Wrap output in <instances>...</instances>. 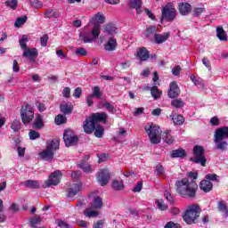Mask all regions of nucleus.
<instances>
[{
    "label": "nucleus",
    "instance_id": "60",
    "mask_svg": "<svg viewBox=\"0 0 228 228\" xmlns=\"http://www.w3.org/2000/svg\"><path fill=\"white\" fill-rule=\"evenodd\" d=\"M82 94H83V90L81 89V87H77L74 90L73 97H75V99H79V97H81Z\"/></svg>",
    "mask_w": 228,
    "mask_h": 228
},
{
    "label": "nucleus",
    "instance_id": "45",
    "mask_svg": "<svg viewBox=\"0 0 228 228\" xmlns=\"http://www.w3.org/2000/svg\"><path fill=\"white\" fill-rule=\"evenodd\" d=\"M67 123V117L65 115H57L55 117V124L57 126H61V124H66Z\"/></svg>",
    "mask_w": 228,
    "mask_h": 228
},
{
    "label": "nucleus",
    "instance_id": "57",
    "mask_svg": "<svg viewBox=\"0 0 228 228\" xmlns=\"http://www.w3.org/2000/svg\"><path fill=\"white\" fill-rule=\"evenodd\" d=\"M157 206L159 208V209H160V211H167V209H168V206L167 204H165V202L163 200L157 201Z\"/></svg>",
    "mask_w": 228,
    "mask_h": 228
},
{
    "label": "nucleus",
    "instance_id": "29",
    "mask_svg": "<svg viewBox=\"0 0 228 228\" xmlns=\"http://www.w3.org/2000/svg\"><path fill=\"white\" fill-rule=\"evenodd\" d=\"M171 131L167 130L162 134V140L168 143V145H172L174 143V137H172V134H170Z\"/></svg>",
    "mask_w": 228,
    "mask_h": 228
},
{
    "label": "nucleus",
    "instance_id": "40",
    "mask_svg": "<svg viewBox=\"0 0 228 228\" xmlns=\"http://www.w3.org/2000/svg\"><path fill=\"white\" fill-rule=\"evenodd\" d=\"M202 13H206V8L204 7H194L192 9V17H200Z\"/></svg>",
    "mask_w": 228,
    "mask_h": 228
},
{
    "label": "nucleus",
    "instance_id": "1",
    "mask_svg": "<svg viewBox=\"0 0 228 228\" xmlns=\"http://www.w3.org/2000/svg\"><path fill=\"white\" fill-rule=\"evenodd\" d=\"M175 188L176 193L183 197V199H195L197 197L199 185L195 180L190 182L188 178H183L175 182Z\"/></svg>",
    "mask_w": 228,
    "mask_h": 228
},
{
    "label": "nucleus",
    "instance_id": "34",
    "mask_svg": "<svg viewBox=\"0 0 228 228\" xmlns=\"http://www.w3.org/2000/svg\"><path fill=\"white\" fill-rule=\"evenodd\" d=\"M217 209L218 211L224 213V215L228 216V208H227V203H225V201L224 200L219 201L217 203Z\"/></svg>",
    "mask_w": 228,
    "mask_h": 228
},
{
    "label": "nucleus",
    "instance_id": "59",
    "mask_svg": "<svg viewBox=\"0 0 228 228\" xmlns=\"http://www.w3.org/2000/svg\"><path fill=\"white\" fill-rule=\"evenodd\" d=\"M164 228H182L181 224H175L172 221H169L166 224V225L164 226Z\"/></svg>",
    "mask_w": 228,
    "mask_h": 228
},
{
    "label": "nucleus",
    "instance_id": "37",
    "mask_svg": "<svg viewBox=\"0 0 228 228\" xmlns=\"http://www.w3.org/2000/svg\"><path fill=\"white\" fill-rule=\"evenodd\" d=\"M151 94L153 97V99L158 100V99H159V97H161V91H159V89H158L157 86H153L151 88Z\"/></svg>",
    "mask_w": 228,
    "mask_h": 228
},
{
    "label": "nucleus",
    "instance_id": "25",
    "mask_svg": "<svg viewBox=\"0 0 228 228\" xmlns=\"http://www.w3.org/2000/svg\"><path fill=\"white\" fill-rule=\"evenodd\" d=\"M60 111L63 113V115H70L72 111H74V107L72 105H69L67 103L60 105Z\"/></svg>",
    "mask_w": 228,
    "mask_h": 228
},
{
    "label": "nucleus",
    "instance_id": "41",
    "mask_svg": "<svg viewBox=\"0 0 228 228\" xmlns=\"http://www.w3.org/2000/svg\"><path fill=\"white\" fill-rule=\"evenodd\" d=\"M216 143V149L217 151H227V142L226 141H219V142H215Z\"/></svg>",
    "mask_w": 228,
    "mask_h": 228
},
{
    "label": "nucleus",
    "instance_id": "23",
    "mask_svg": "<svg viewBox=\"0 0 228 228\" xmlns=\"http://www.w3.org/2000/svg\"><path fill=\"white\" fill-rule=\"evenodd\" d=\"M104 47L105 51H115L117 49V39L110 37Z\"/></svg>",
    "mask_w": 228,
    "mask_h": 228
},
{
    "label": "nucleus",
    "instance_id": "48",
    "mask_svg": "<svg viewBox=\"0 0 228 228\" xmlns=\"http://www.w3.org/2000/svg\"><path fill=\"white\" fill-rule=\"evenodd\" d=\"M171 105L174 106V108H183L184 106V102L183 101V99H174L171 102Z\"/></svg>",
    "mask_w": 228,
    "mask_h": 228
},
{
    "label": "nucleus",
    "instance_id": "35",
    "mask_svg": "<svg viewBox=\"0 0 228 228\" xmlns=\"http://www.w3.org/2000/svg\"><path fill=\"white\" fill-rule=\"evenodd\" d=\"M100 35H101V24L94 23L92 30V36L94 40H95V38H98Z\"/></svg>",
    "mask_w": 228,
    "mask_h": 228
},
{
    "label": "nucleus",
    "instance_id": "31",
    "mask_svg": "<svg viewBox=\"0 0 228 228\" xmlns=\"http://www.w3.org/2000/svg\"><path fill=\"white\" fill-rule=\"evenodd\" d=\"M112 188L115 190V191H120L124 190V181L122 180H114L112 182Z\"/></svg>",
    "mask_w": 228,
    "mask_h": 228
},
{
    "label": "nucleus",
    "instance_id": "20",
    "mask_svg": "<svg viewBox=\"0 0 228 228\" xmlns=\"http://www.w3.org/2000/svg\"><path fill=\"white\" fill-rule=\"evenodd\" d=\"M102 206H104V204L102 203V198L97 196L93 200V202L90 204L89 209H102Z\"/></svg>",
    "mask_w": 228,
    "mask_h": 228
},
{
    "label": "nucleus",
    "instance_id": "7",
    "mask_svg": "<svg viewBox=\"0 0 228 228\" xmlns=\"http://www.w3.org/2000/svg\"><path fill=\"white\" fill-rule=\"evenodd\" d=\"M192 152L195 157L191 158L190 161L196 163L197 165H201V167H206L208 159H206V155H204V147L200 145H195L193 147Z\"/></svg>",
    "mask_w": 228,
    "mask_h": 228
},
{
    "label": "nucleus",
    "instance_id": "53",
    "mask_svg": "<svg viewBox=\"0 0 228 228\" xmlns=\"http://www.w3.org/2000/svg\"><path fill=\"white\" fill-rule=\"evenodd\" d=\"M78 167L79 168H81V170H84V172H86V173L92 172V167L88 164L80 163L78 164Z\"/></svg>",
    "mask_w": 228,
    "mask_h": 228
},
{
    "label": "nucleus",
    "instance_id": "19",
    "mask_svg": "<svg viewBox=\"0 0 228 228\" xmlns=\"http://www.w3.org/2000/svg\"><path fill=\"white\" fill-rule=\"evenodd\" d=\"M169 156L172 159L180 158L181 159H183V158H186L188 154H186V150L180 148L171 151Z\"/></svg>",
    "mask_w": 228,
    "mask_h": 228
},
{
    "label": "nucleus",
    "instance_id": "55",
    "mask_svg": "<svg viewBox=\"0 0 228 228\" xmlns=\"http://www.w3.org/2000/svg\"><path fill=\"white\" fill-rule=\"evenodd\" d=\"M3 209H4V206L3 205V200H0V223L6 221V216L3 214Z\"/></svg>",
    "mask_w": 228,
    "mask_h": 228
},
{
    "label": "nucleus",
    "instance_id": "58",
    "mask_svg": "<svg viewBox=\"0 0 228 228\" xmlns=\"http://www.w3.org/2000/svg\"><path fill=\"white\" fill-rule=\"evenodd\" d=\"M28 136L31 140H37V138H40V133L35 130H30L28 133Z\"/></svg>",
    "mask_w": 228,
    "mask_h": 228
},
{
    "label": "nucleus",
    "instance_id": "24",
    "mask_svg": "<svg viewBox=\"0 0 228 228\" xmlns=\"http://www.w3.org/2000/svg\"><path fill=\"white\" fill-rule=\"evenodd\" d=\"M129 4L130 8H134V10H136L137 13H142V0H130Z\"/></svg>",
    "mask_w": 228,
    "mask_h": 228
},
{
    "label": "nucleus",
    "instance_id": "4",
    "mask_svg": "<svg viewBox=\"0 0 228 228\" xmlns=\"http://www.w3.org/2000/svg\"><path fill=\"white\" fill-rule=\"evenodd\" d=\"M200 207L199 205L190 206L183 215V221L189 225H191V224H197L200 217Z\"/></svg>",
    "mask_w": 228,
    "mask_h": 228
},
{
    "label": "nucleus",
    "instance_id": "49",
    "mask_svg": "<svg viewBox=\"0 0 228 228\" xmlns=\"http://www.w3.org/2000/svg\"><path fill=\"white\" fill-rule=\"evenodd\" d=\"M156 33V26H151L146 28V38H151L152 35H155Z\"/></svg>",
    "mask_w": 228,
    "mask_h": 228
},
{
    "label": "nucleus",
    "instance_id": "47",
    "mask_svg": "<svg viewBox=\"0 0 228 228\" xmlns=\"http://www.w3.org/2000/svg\"><path fill=\"white\" fill-rule=\"evenodd\" d=\"M17 4H19L18 0H7L5 1V6L11 8V10H17Z\"/></svg>",
    "mask_w": 228,
    "mask_h": 228
},
{
    "label": "nucleus",
    "instance_id": "9",
    "mask_svg": "<svg viewBox=\"0 0 228 228\" xmlns=\"http://www.w3.org/2000/svg\"><path fill=\"white\" fill-rule=\"evenodd\" d=\"M61 175H63L61 174V171H54L49 175L48 180L45 182V183L43 184V188H50V186H58L59 183L61 182V179L60 178L61 177Z\"/></svg>",
    "mask_w": 228,
    "mask_h": 228
},
{
    "label": "nucleus",
    "instance_id": "5",
    "mask_svg": "<svg viewBox=\"0 0 228 228\" xmlns=\"http://www.w3.org/2000/svg\"><path fill=\"white\" fill-rule=\"evenodd\" d=\"M20 117L24 126H28L35 119V110L29 104L22 105L20 110Z\"/></svg>",
    "mask_w": 228,
    "mask_h": 228
},
{
    "label": "nucleus",
    "instance_id": "18",
    "mask_svg": "<svg viewBox=\"0 0 228 228\" xmlns=\"http://www.w3.org/2000/svg\"><path fill=\"white\" fill-rule=\"evenodd\" d=\"M200 189L204 191V193H209V191H213V183L209 180H202L200 183Z\"/></svg>",
    "mask_w": 228,
    "mask_h": 228
},
{
    "label": "nucleus",
    "instance_id": "3",
    "mask_svg": "<svg viewBox=\"0 0 228 228\" xmlns=\"http://www.w3.org/2000/svg\"><path fill=\"white\" fill-rule=\"evenodd\" d=\"M58 149H60V140L47 141L46 149L39 152V158H41L43 161L51 163V161L54 159V151H58Z\"/></svg>",
    "mask_w": 228,
    "mask_h": 228
},
{
    "label": "nucleus",
    "instance_id": "21",
    "mask_svg": "<svg viewBox=\"0 0 228 228\" xmlns=\"http://www.w3.org/2000/svg\"><path fill=\"white\" fill-rule=\"evenodd\" d=\"M33 129H42L44 127V117L42 114H37L32 125Z\"/></svg>",
    "mask_w": 228,
    "mask_h": 228
},
{
    "label": "nucleus",
    "instance_id": "38",
    "mask_svg": "<svg viewBox=\"0 0 228 228\" xmlns=\"http://www.w3.org/2000/svg\"><path fill=\"white\" fill-rule=\"evenodd\" d=\"M28 42H29V39L28 38V36L24 35L21 37V38L19 41L20 48L25 51L28 49Z\"/></svg>",
    "mask_w": 228,
    "mask_h": 228
},
{
    "label": "nucleus",
    "instance_id": "52",
    "mask_svg": "<svg viewBox=\"0 0 228 228\" xmlns=\"http://www.w3.org/2000/svg\"><path fill=\"white\" fill-rule=\"evenodd\" d=\"M41 46L47 47V42H49V35L45 34L40 37Z\"/></svg>",
    "mask_w": 228,
    "mask_h": 228
},
{
    "label": "nucleus",
    "instance_id": "62",
    "mask_svg": "<svg viewBox=\"0 0 228 228\" xmlns=\"http://www.w3.org/2000/svg\"><path fill=\"white\" fill-rule=\"evenodd\" d=\"M82 40L85 44H91L94 41V38L90 37V34H84L82 36Z\"/></svg>",
    "mask_w": 228,
    "mask_h": 228
},
{
    "label": "nucleus",
    "instance_id": "27",
    "mask_svg": "<svg viewBox=\"0 0 228 228\" xmlns=\"http://www.w3.org/2000/svg\"><path fill=\"white\" fill-rule=\"evenodd\" d=\"M216 37L221 40V42L227 41V33L224 30V27H217L216 28Z\"/></svg>",
    "mask_w": 228,
    "mask_h": 228
},
{
    "label": "nucleus",
    "instance_id": "12",
    "mask_svg": "<svg viewBox=\"0 0 228 228\" xmlns=\"http://www.w3.org/2000/svg\"><path fill=\"white\" fill-rule=\"evenodd\" d=\"M181 94V89H179V86L177 85V82L173 81L169 85V89L167 91V95L170 99H175L179 97Z\"/></svg>",
    "mask_w": 228,
    "mask_h": 228
},
{
    "label": "nucleus",
    "instance_id": "15",
    "mask_svg": "<svg viewBox=\"0 0 228 228\" xmlns=\"http://www.w3.org/2000/svg\"><path fill=\"white\" fill-rule=\"evenodd\" d=\"M178 11L181 15L186 16L191 13V4L182 2L178 4Z\"/></svg>",
    "mask_w": 228,
    "mask_h": 228
},
{
    "label": "nucleus",
    "instance_id": "13",
    "mask_svg": "<svg viewBox=\"0 0 228 228\" xmlns=\"http://www.w3.org/2000/svg\"><path fill=\"white\" fill-rule=\"evenodd\" d=\"M214 142H222L224 138H228V126L217 129L214 135Z\"/></svg>",
    "mask_w": 228,
    "mask_h": 228
},
{
    "label": "nucleus",
    "instance_id": "16",
    "mask_svg": "<svg viewBox=\"0 0 228 228\" xmlns=\"http://www.w3.org/2000/svg\"><path fill=\"white\" fill-rule=\"evenodd\" d=\"M22 56L35 61V59L38 58V50L37 48H27L24 50Z\"/></svg>",
    "mask_w": 228,
    "mask_h": 228
},
{
    "label": "nucleus",
    "instance_id": "22",
    "mask_svg": "<svg viewBox=\"0 0 228 228\" xmlns=\"http://www.w3.org/2000/svg\"><path fill=\"white\" fill-rule=\"evenodd\" d=\"M169 37H170L169 33H165L164 35L155 34L154 35L155 44H163L166 41H167Z\"/></svg>",
    "mask_w": 228,
    "mask_h": 228
},
{
    "label": "nucleus",
    "instance_id": "17",
    "mask_svg": "<svg viewBox=\"0 0 228 228\" xmlns=\"http://www.w3.org/2000/svg\"><path fill=\"white\" fill-rule=\"evenodd\" d=\"M136 56L139 58L140 61H147V60L151 58V53L145 47H141L137 50Z\"/></svg>",
    "mask_w": 228,
    "mask_h": 228
},
{
    "label": "nucleus",
    "instance_id": "64",
    "mask_svg": "<svg viewBox=\"0 0 228 228\" xmlns=\"http://www.w3.org/2000/svg\"><path fill=\"white\" fill-rule=\"evenodd\" d=\"M62 95L66 99L70 98V87H64V89L62 91Z\"/></svg>",
    "mask_w": 228,
    "mask_h": 228
},
{
    "label": "nucleus",
    "instance_id": "11",
    "mask_svg": "<svg viewBox=\"0 0 228 228\" xmlns=\"http://www.w3.org/2000/svg\"><path fill=\"white\" fill-rule=\"evenodd\" d=\"M110 179H111V175L108 168H102L97 173V181L101 186H106L110 183Z\"/></svg>",
    "mask_w": 228,
    "mask_h": 228
},
{
    "label": "nucleus",
    "instance_id": "8",
    "mask_svg": "<svg viewBox=\"0 0 228 228\" xmlns=\"http://www.w3.org/2000/svg\"><path fill=\"white\" fill-rule=\"evenodd\" d=\"M63 140L66 147H72L79 142V137L71 129H66L63 134Z\"/></svg>",
    "mask_w": 228,
    "mask_h": 228
},
{
    "label": "nucleus",
    "instance_id": "32",
    "mask_svg": "<svg viewBox=\"0 0 228 228\" xmlns=\"http://www.w3.org/2000/svg\"><path fill=\"white\" fill-rule=\"evenodd\" d=\"M92 97L95 99H102V92H101V87L99 86H95L92 88Z\"/></svg>",
    "mask_w": 228,
    "mask_h": 228
},
{
    "label": "nucleus",
    "instance_id": "63",
    "mask_svg": "<svg viewBox=\"0 0 228 228\" xmlns=\"http://www.w3.org/2000/svg\"><path fill=\"white\" fill-rule=\"evenodd\" d=\"M58 227L60 228H70V224H67L63 220H59L57 223Z\"/></svg>",
    "mask_w": 228,
    "mask_h": 228
},
{
    "label": "nucleus",
    "instance_id": "2",
    "mask_svg": "<svg viewBox=\"0 0 228 228\" xmlns=\"http://www.w3.org/2000/svg\"><path fill=\"white\" fill-rule=\"evenodd\" d=\"M106 122H108V114L106 112L92 113L84 121V133L86 134H92L95 129V126H99L100 123L106 124Z\"/></svg>",
    "mask_w": 228,
    "mask_h": 228
},
{
    "label": "nucleus",
    "instance_id": "54",
    "mask_svg": "<svg viewBox=\"0 0 228 228\" xmlns=\"http://www.w3.org/2000/svg\"><path fill=\"white\" fill-rule=\"evenodd\" d=\"M30 3V6H32L33 8H42L43 4L42 2H40V0H28Z\"/></svg>",
    "mask_w": 228,
    "mask_h": 228
},
{
    "label": "nucleus",
    "instance_id": "56",
    "mask_svg": "<svg viewBox=\"0 0 228 228\" xmlns=\"http://www.w3.org/2000/svg\"><path fill=\"white\" fill-rule=\"evenodd\" d=\"M119 65L121 67V70H129L131 69V61H129L121 62Z\"/></svg>",
    "mask_w": 228,
    "mask_h": 228
},
{
    "label": "nucleus",
    "instance_id": "43",
    "mask_svg": "<svg viewBox=\"0 0 228 228\" xmlns=\"http://www.w3.org/2000/svg\"><path fill=\"white\" fill-rule=\"evenodd\" d=\"M102 108H105V110H108L110 113H116L117 112V109H115V106H113L109 102H102Z\"/></svg>",
    "mask_w": 228,
    "mask_h": 228
},
{
    "label": "nucleus",
    "instance_id": "10",
    "mask_svg": "<svg viewBox=\"0 0 228 228\" xmlns=\"http://www.w3.org/2000/svg\"><path fill=\"white\" fill-rule=\"evenodd\" d=\"M175 17H177V11L175 8H170L167 5L162 8L161 21L167 20V22H173Z\"/></svg>",
    "mask_w": 228,
    "mask_h": 228
},
{
    "label": "nucleus",
    "instance_id": "36",
    "mask_svg": "<svg viewBox=\"0 0 228 228\" xmlns=\"http://www.w3.org/2000/svg\"><path fill=\"white\" fill-rule=\"evenodd\" d=\"M45 19H58L60 14L53 9H49L45 12Z\"/></svg>",
    "mask_w": 228,
    "mask_h": 228
},
{
    "label": "nucleus",
    "instance_id": "46",
    "mask_svg": "<svg viewBox=\"0 0 228 228\" xmlns=\"http://www.w3.org/2000/svg\"><path fill=\"white\" fill-rule=\"evenodd\" d=\"M105 31L106 33H108L109 35H113L115 33H117V28L115 27V25L111 24V23H108L105 26Z\"/></svg>",
    "mask_w": 228,
    "mask_h": 228
},
{
    "label": "nucleus",
    "instance_id": "30",
    "mask_svg": "<svg viewBox=\"0 0 228 228\" xmlns=\"http://www.w3.org/2000/svg\"><path fill=\"white\" fill-rule=\"evenodd\" d=\"M94 136L96 138H102V136H104V126H101V125H96L94 126Z\"/></svg>",
    "mask_w": 228,
    "mask_h": 228
},
{
    "label": "nucleus",
    "instance_id": "33",
    "mask_svg": "<svg viewBox=\"0 0 228 228\" xmlns=\"http://www.w3.org/2000/svg\"><path fill=\"white\" fill-rule=\"evenodd\" d=\"M155 174L158 177H167V175L165 174V167H163V165L161 164H158L155 167Z\"/></svg>",
    "mask_w": 228,
    "mask_h": 228
},
{
    "label": "nucleus",
    "instance_id": "14",
    "mask_svg": "<svg viewBox=\"0 0 228 228\" xmlns=\"http://www.w3.org/2000/svg\"><path fill=\"white\" fill-rule=\"evenodd\" d=\"M83 190V183H73L70 185V187L67 191V197L72 198L76 197L79 191Z\"/></svg>",
    "mask_w": 228,
    "mask_h": 228
},
{
    "label": "nucleus",
    "instance_id": "42",
    "mask_svg": "<svg viewBox=\"0 0 228 228\" xmlns=\"http://www.w3.org/2000/svg\"><path fill=\"white\" fill-rule=\"evenodd\" d=\"M92 20H95L96 22H98V24H104L106 18L103 16L102 13L98 12L94 14Z\"/></svg>",
    "mask_w": 228,
    "mask_h": 228
},
{
    "label": "nucleus",
    "instance_id": "50",
    "mask_svg": "<svg viewBox=\"0 0 228 228\" xmlns=\"http://www.w3.org/2000/svg\"><path fill=\"white\" fill-rule=\"evenodd\" d=\"M76 56H88V52L84 47H78L75 51Z\"/></svg>",
    "mask_w": 228,
    "mask_h": 228
},
{
    "label": "nucleus",
    "instance_id": "28",
    "mask_svg": "<svg viewBox=\"0 0 228 228\" xmlns=\"http://www.w3.org/2000/svg\"><path fill=\"white\" fill-rule=\"evenodd\" d=\"M23 184L26 188H31L33 190H38V188H40V183H38V181L27 180L23 182Z\"/></svg>",
    "mask_w": 228,
    "mask_h": 228
},
{
    "label": "nucleus",
    "instance_id": "44",
    "mask_svg": "<svg viewBox=\"0 0 228 228\" xmlns=\"http://www.w3.org/2000/svg\"><path fill=\"white\" fill-rule=\"evenodd\" d=\"M28 21V16H23V17H19L16 19L15 22H14V26L15 28H20L22 26V24H26V22Z\"/></svg>",
    "mask_w": 228,
    "mask_h": 228
},
{
    "label": "nucleus",
    "instance_id": "39",
    "mask_svg": "<svg viewBox=\"0 0 228 228\" xmlns=\"http://www.w3.org/2000/svg\"><path fill=\"white\" fill-rule=\"evenodd\" d=\"M11 129H12L14 133H19V131L21 129L20 120L14 119L11 125Z\"/></svg>",
    "mask_w": 228,
    "mask_h": 228
},
{
    "label": "nucleus",
    "instance_id": "51",
    "mask_svg": "<svg viewBox=\"0 0 228 228\" xmlns=\"http://www.w3.org/2000/svg\"><path fill=\"white\" fill-rule=\"evenodd\" d=\"M164 197L169 202V204H174L175 202L174 196H172V193H170L168 191H164Z\"/></svg>",
    "mask_w": 228,
    "mask_h": 228
},
{
    "label": "nucleus",
    "instance_id": "6",
    "mask_svg": "<svg viewBox=\"0 0 228 228\" xmlns=\"http://www.w3.org/2000/svg\"><path fill=\"white\" fill-rule=\"evenodd\" d=\"M144 130L150 138L151 143L158 145L161 142V130H159V126L151 124V126H146Z\"/></svg>",
    "mask_w": 228,
    "mask_h": 228
},
{
    "label": "nucleus",
    "instance_id": "61",
    "mask_svg": "<svg viewBox=\"0 0 228 228\" xmlns=\"http://www.w3.org/2000/svg\"><path fill=\"white\" fill-rule=\"evenodd\" d=\"M207 181H218V175L216 174H208L205 176Z\"/></svg>",
    "mask_w": 228,
    "mask_h": 228
},
{
    "label": "nucleus",
    "instance_id": "26",
    "mask_svg": "<svg viewBox=\"0 0 228 228\" xmlns=\"http://www.w3.org/2000/svg\"><path fill=\"white\" fill-rule=\"evenodd\" d=\"M175 126H183L184 124V117L181 114L179 115H170Z\"/></svg>",
    "mask_w": 228,
    "mask_h": 228
}]
</instances>
